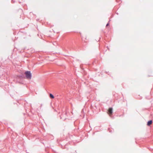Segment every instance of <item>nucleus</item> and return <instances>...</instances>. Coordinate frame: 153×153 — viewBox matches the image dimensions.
I'll list each match as a JSON object with an SVG mask.
<instances>
[{
    "label": "nucleus",
    "mask_w": 153,
    "mask_h": 153,
    "mask_svg": "<svg viewBox=\"0 0 153 153\" xmlns=\"http://www.w3.org/2000/svg\"><path fill=\"white\" fill-rule=\"evenodd\" d=\"M50 97L52 99H54V96L51 94H50Z\"/></svg>",
    "instance_id": "4"
},
{
    "label": "nucleus",
    "mask_w": 153,
    "mask_h": 153,
    "mask_svg": "<svg viewBox=\"0 0 153 153\" xmlns=\"http://www.w3.org/2000/svg\"><path fill=\"white\" fill-rule=\"evenodd\" d=\"M108 24H107L106 26H108Z\"/></svg>",
    "instance_id": "5"
},
{
    "label": "nucleus",
    "mask_w": 153,
    "mask_h": 153,
    "mask_svg": "<svg viewBox=\"0 0 153 153\" xmlns=\"http://www.w3.org/2000/svg\"><path fill=\"white\" fill-rule=\"evenodd\" d=\"M108 113L109 115L111 116L112 113V108H109L108 111Z\"/></svg>",
    "instance_id": "2"
},
{
    "label": "nucleus",
    "mask_w": 153,
    "mask_h": 153,
    "mask_svg": "<svg viewBox=\"0 0 153 153\" xmlns=\"http://www.w3.org/2000/svg\"><path fill=\"white\" fill-rule=\"evenodd\" d=\"M152 123V120H150L149 121L148 123H147V125L148 126H150V125H151Z\"/></svg>",
    "instance_id": "3"
},
{
    "label": "nucleus",
    "mask_w": 153,
    "mask_h": 153,
    "mask_svg": "<svg viewBox=\"0 0 153 153\" xmlns=\"http://www.w3.org/2000/svg\"><path fill=\"white\" fill-rule=\"evenodd\" d=\"M25 74L26 75V77L27 78L29 79H30L31 77V75L30 73V72L29 71H27L25 72Z\"/></svg>",
    "instance_id": "1"
}]
</instances>
